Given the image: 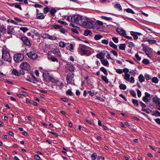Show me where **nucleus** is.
<instances>
[{"label": "nucleus", "mask_w": 160, "mask_h": 160, "mask_svg": "<svg viewBox=\"0 0 160 160\" xmlns=\"http://www.w3.org/2000/svg\"><path fill=\"white\" fill-rule=\"evenodd\" d=\"M116 31L121 36L124 37L126 36V32L123 29H120L119 28H117Z\"/></svg>", "instance_id": "obj_14"}, {"label": "nucleus", "mask_w": 160, "mask_h": 160, "mask_svg": "<svg viewBox=\"0 0 160 160\" xmlns=\"http://www.w3.org/2000/svg\"><path fill=\"white\" fill-rule=\"evenodd\" d=\"M100 70L104 74L107 75H108V72L107 70L103 67H101L100 68Z\"/></svg>", "instance_id": "obj_25"}, {"label": "nucleus", "mask_w": 160, "mask_h": 160, "mask_svg": "<svg viewBox=\"0 0 160 160\" xmlns=\"http://www.w3.org/2000/svg\"><path fill=\"white\" fill-rule=\"evenodd\" d=\"M142 62L144 64H148L149 63V61L148 59H145L143 60Z\"/></svg>", "instance_id": "obj_50"}, {"label": "nucleus", "mask_w": 160, "mask_h": 160, "mask_svg": "<svg viewBox=\"0 0 160 160\" xmlns=\"http://www.w3.org/2000/svg\"><path fill=\"white\" fill-rule=\"evenodd\" d=\"M114 7L119 11H122V9L121 5L119 4H116L114 5Z\"/></svg>", "instance_id": "obj_22"}, {"label": "nucleus", "mask_w": 160, "mask_h": 160, "mask_svg": "<svg viewBox=\"0 0 160 160\" xmlns=\"http://www.w3.org/2000/svg\"><path fill=\"white\" fill-rule=\"evenodd\" d=\"M66 94L70 96L72 95V92L70 89H68L66 92Z\"/></svg>", "instance_id": "obj_57"}, {"label": "nucleus", "mask_w": 160, "mask_h": 160, "mask_svg": "<svg viewBox=\"0 0 160 160\" xmlns=\"http://www.w3.org/2000/svg\"><path fill=\"white\" fill-rule=\"evenodd\" d=\"M2 58L5 61L10 62L11 61V57L10 52L8 50L3 49L2 50Z\"/></svg>", "instance_id": "obj_5"}, {"label": "nucleus", "mask_w": 160, "mask_h": 160, "mask_svg": "<svg viewBox=\"0 0 160 160\" xmlns=\"http://www.w3.org/2000/svg\"><path fill=\"white\" fill-rule=\"evenodd\" d=\"M97 157V154L96 152H94L91 156L92 160H95Z\"/></svg>", "instance_id": "obj_26"}, {"label": "nucleus", "mask_w": 160, "mask_h": 160, "mask_svg": "<svg viewBox=\"0 0 160 160\" xmlns=\"http://www.w3.org/2000/svg\"><path fill=\"white\" fill-rule=\"evenodd\" d=\"M111 52L112 54H113L114 56H118V54L116 51H114V50H112Z\"/></svg>", "instance_id": "obj_61"}, {"label": "nucleus", "mask_w": 160, "mask_h": 160, "mask_svg": "<svg viewBox=\"0 0 160 160\" xmlns=\"http://www.w3.org/2000/svg\"><path fill=\"white\" fill-rule=\"evenodd\" d=\"M78 52L81 55L86 54L89 55L91 54V52L87 50V47L82 44L79 45L78 49Z\"/></svg>", "instance_id": "obj_3"}, {"label": "nucleus", "mask_w": 160, "mask_h": 160, "mask_svg": "<svg viewBox=\"0 0 160 160\" xmlns=\"http://www.w3.org/2000/svg\"><path fill=\"white\" fill-rule=\"evenodd\" d=\"M132 102L135 106L137 107L138 105V102L137 100L133 99L132 100Z\"/></svg>", "instance_id": "obj_37"}, {"label": "nucleus", "mask_w": 160, "mask_h": 160, "mask_svg": "<svg viewBox=\"0 0 160 160\" xmlns=\"http://www.w3.org/2000/svg\"><path fill=\"white\" fill-rule=\"evenodd\" d=\"M96 57L97 58L100 59L101 61L104 58V56L102 52L97 54Z\"/></svg>", "instance_id": "obj_19"}, {"label": "nucleus", "mask_w": 160, "mask_h": 160, "mask_svg": "<svg viewBox=\"0 0 160 160\" xmlns=\"http://www.w3.org/2000/svg\"><path fill=\"white\" fill-rule=\"evenodd\" d=\"M116 72L119 74H122L123 73V71L121 69H116Z\"/></svg>", "instance_id": "obj_54"}, {"label": "nucleus", "mask_w": 160, "mask_h": 160, "mask_svg": "<svg viewBox=\"0 0 160 160\" xmlns=\"http://www.w3.org/2000/svg\"><path fill=\"white\" fill-rule=\"evenodd\" d=\"M152 101L156 105H157L160 103V98H158V96L156 95L152 98Z\"/></svg>", "instance_id": "obj_15"}, {"label": "nucleus", "mask_w": 160, "mask_h": 160, "mask_svg": "<svg viewBox=\"0 0 160 160\" xmlns=\"http://www.w3.org/2000/svg\"><path fill=\"white\" fill-rule=\"evenodd\" d=\"M92 34V32L89 29H86L84 31V35L85 36H88V35H91Z\"/></svg>", "instance_id": "obj_23"}, {"label": "nucleus", "mask_w": 160, "mask_h": 160, "mask_svg": "<svg viewBox=\"0 0 160 160\" xmlns=\"http://www.w3.org/2000/svg\"><path fill=\"white\" fill-rule=\"evenodd\" d=\"M125 11L128 13H131L132 14H134V12L130 8H127L125 9Z\"/></svg>", "instance_id": "obj_41"}, {"label": "nucleus", "mask_w": 160, "mask_h": 160, "mask_svg": "<svg viewBox=\"0 0 160 160\" xmlns=\"http://www.w3.org/2000/svg\"><path fill=\"white\" fill-rule=\"evenodd\" d=\"M66 43L63 42H60L59 43V46L62 48H64L66 46Z\"/></svg>", "instance_id": "obj_33"}, {"label": "nucleus", "mask_w": 160, "mask_h": 160, "mask_svg": "<svg viewBox=\"0 0 160 160\" xmlns=\"http://www.w3.org/2000/svg\"><path fill=\"white\" fill-rule=\"evenodd\" d=\"M119 88L121 89L124 90L126 88V86L125 84H122L119 85Z\"/></svg>", "instance_id": "obj_46"}, {"label": "nucleus", "mask_w": 160, "mask_h": 160, "mask_svg": "<svg viewBox=\"0 0 160 160\" xmlns=\"http://www.w3.org/2000/svg\"><path fill=\"white\" fill-rule=\"evenodd\" d=\"M102 37V36L101 35L97 34L95 36L94 38L96 40H99Z\"/></svg>", "instance_id": "obj_34"}, {"label": "nucleus", "mask_w": 160, "mask_h": 160, "mask_svg": "<svg viewBox=\"0 0 160 160\" xmlns=\"http://www.w3.org/2000/svg\"><path fill=\"white\" fill-rule=\"evenodd\" d=\"M102 42L103 44L107 45L108 43V41L107 40L104 39L102 41Z\"/></svg>", "instance_id": "obj_59"}, {"label": "nucleus", "mask_w": 160, "mask_h": 160, "mask_svg": "<svg viewBox=\"0 0 160 160\" xmlns=\"http://www.w3.org/2000/svg\"><path fill=\"white\" fill-rule=\"evenodd\" d=\"M68 49L70 51L72 52L74 49V45L72 44H71L68 46Z\"/></svg>", "instance_id": "obj_35"}, {"label": "nucleus", "mask_w": 160, "mask_h": 160, "mask_svg": "<svg viewBox=\"0 0 160 160\" xmlns=\"http://www.w3.org/2000/svg\"><path fill=\"white\" fill-rule=\"evenodd\" d=\"M130 34L132 36H133V38L134 39L137 40L138 39V37L137 34V32L132 31L130 32Z\"/></svg>", "instance_id": "obj_20"}, {"label": "nucleus", "mask_w": 160, "mask_h": 160, "mask_svg": "<svg viewBox=\"0 0 160 160\" xmlns=\"http://www.w3.org/2000/svg\"><path fill=\"white\" fill-rule=\"evenodd\" d=\"M60 32L64 34H66L67 33V30L65 28H61L60 29Z\"/></svg>", "instance_id": "obj_48"}, {"label": "nucleus", "mask_w": 160, "mask_h": 160, "mask_svg": "<svg viewBox=\"0 0 160 160\" xmlns=\"http://www.w3.org/2000/svg\"><path fill=\"white\" fill-rule=\"evenodd\" d=\"M101 77L102 80H103L106 83H108L109 82L108 79L106 76H101Z\"/></svg>", "instance_id": "obj_40"}, {"label": "nucleus", "mask_w": 160, "mask_h": 160, "mask_svg": "<svg viewBox=\"0 0 160 160\" xmlns=\"http://www.w3.org/2000/svg\"><path fill=\"white\" fill-rule=\"evenodd\" d=\"M53 28L58 29H61L62 28V26L60 25L55 24L52 26Z\"/></svg>", "instance_id": "obj_36"}, {"label": "nucleus", "mask_w": 160, "mask_h": 160, "mask_svg": "<svg viewBox=\"0 0 160 160\" xmlns=\"http://www.w3.org/2000/svg\"><path fill=\"white\" fill-rule=\"evenodd\" d=\"M135 45L133 42H130L129 43V45H128V47L130 48H132V47H133Z\"/></svg>", "instance_id": "obj_55"}, {"label": "nucleus", "mask_w": 160, "mask_h": 160, "mask_svg": "<svg viewBox=\"0 0 160 160\" xmlns=\"http://www.w3.org/2000/svg\"><path fill=\"white\" fill-rule=\"evenodd\" d=\"M135 57L138 60L140 61L141 60V57L139 56L138 54V53L136 54Z\"/></svg>", "instance_id": "obj_60"}, {"label": "nucleus", "mask_w": 160, "mask_h": 160, "mask_svg": "<svg viewBox=\"0 0 160 160\" xmlns=\"http://www.w3.org/2000/svg\"><path fill=\"white\" fill-rule=\"evenodd\" d=\"M156 41L154 40H150L149 43L150 44H152L156 43Z\"/></svg>", "instance_id": "obj_63"}, {"label": "nucleus", "mask_w": 160, "mask_h": 160, "mask_svg": "<svg viewBox=\"0 0 160 160\" xmlns=\"http://www.w3.org/2000/svg\"><path fill=\"white\" fill-rule=\"evenodd\" d=\"M20 67L22 69L28 71L30 69V65L27 62H22L20 66Z\"/></svg>", "instance_id": "obj_8"}, {"label": "nucleus", "mask_w": 160, "mask_h": 160, "mask_svg": "<svg viewBox=\"0 0 160 160\" xmlns=\"http://www.w3.org/2000/svg\"><path fill=\"white\" fill-rule=\"evenodd\" d=\"M143 50L146 54L151 52V49L149 47H144L143 48Z\"/></svg>", "instance_id": "obj_18"}, {"label": "nucleus", "mask_w": 160, "mask_h": 160, "mask_svg": "<svg viewBox=\"0 0 160 160\" xmlns=\"http://www.w3.org/2000/svg\"><path fill=\"white\" fill-rule=\"evenodd\" d=\"M112 39L114 42L115 43H118V38L113 37Z\"/></svg>", "instance_id": "obj_62"}, {"label": "nucleus", "mask_w": 160, "mask_h": 160, "mask_svg": "<svg viewBox=\"0 0 160 160\" xmlns=\"http://www.w3.org/2000/svg\"><path fill=\"white\" fill-rule=\"evenodd\" d=\"M57 21L58 23H60L62 25H68V23L66 22L60 20H58Z\"/></svg>", "instance_id": "obj_43"}, {"label": "nucleus", "mask_w": 160, "mask_h": 160, "mask_svg": "<svg viewBox=\"0 0 160 160\" xmlns=\"http://www.w3.org/2000/svg\"><path fill=\"white\" fill-rule=\"evenodd\" d=\"M102 63L104 66L109 67V63L108 61L106 58L102 59L101 61Z\"/></svg>", "instance_id": "obj_17"}, {"label": "nucleus", "mask_w": 160, "mask_h": 160, "mask_svg": "<svg viewBox=\"0 0 160 160\" xmlns=\"http://www.w3.org/2000/svg\"><path fill=\"white\" fill-rule=\"evenodd\" d=\"M142 100L144 102H148L149 101V99L148 98L146 97L145 96H144L143 97Z\"/></svg>", "instance_id": "obj_56"}, {"label": "nucleus", "mask_w": 160, "mask_h": 160, "mask_svg": "<svg viewBox=\"0 0 160 160\" xmlns=\"http://www.w3.org/2000/svg\"><path fill=\"white\" fill-rule=\"evenodd\" d=\"M24 58V56L23 54L21 53H17L15 54L14 56V59L17 62H18L22 61Z\"/></svg>", "instance_id": "obj_7"}, {"label": "nucleus", "mask_w": 160, "mask_h": 160, "mask_svg": "<svg viewBox=\"0 0 160 160\" xmlns=\"http://www.w3.org/2000/svg\"><path fill=\"white\" fill-rule=\"evenodd\" d=\"M50 14L53 16H54L56 12V10L55 8H52L50 10Z\"/></svg>", "instance_id": "obj_30"}, {"label": "nucleus", "mask_w": 160, "mask_h": 160, "mask_svg": "<svg viewBox=\"0 0 160 160\" xmlns=\"http://www.w3.org/2000/svg\"><path fill=\"white\" fill-rule=\"evenodd\" d=\"M14 27L12 26H8L6 30V33L11 35L14 34Z\"/></svg>", "instance_id": "obj_10"}, {"label": "nucleus", "mask_w": 160, "mask_h": 160, "mask_svg": "<svg viewBox=\"0 0 160 160\" xmlns=\"http://www.w3.org/2000/svg\"><path fill=\"white\" fill-rule=\"evenodd\" d=\"M95 28L97 31H100L102 30L103 29V27L102 26H101L97 25Z\"/></svg>", "instance_id": "obj_39"}, {"label": "nucleus", "mask_w": 160, "mask_h": 160, "mask_svg": "<svg viewBox=\"0 0 160 160\" xmlns=\"http://www.w3.org/2000/svg\"><path fill=\"white\" fill-rule=\"evenodd\" d=\"M49 34L48 33H45L44 34H43L42 37L44 38H48V36Z\"/></svg>", "instance_id": "obj_58"}, {"label": "nucleus", "mask_w": 160, "mask_h": 160, "mask_svg": "<svg viewBox=\"0 0 160 160\" xmlns=\"http://www.w3.org/2000/svg\"><path fill=\"white\" fill-rule=\"evenodd\" d=\"M50 59L53 62H58V60L55 57L53 56H51L50 58Z\"/></svg>", "instance_id": "obj_53"}, {"label": "nucleus", "mask_w": 160, "mask_h": 160, "mask_svg": "<svg viewBox=\"0 0 160 160\" xmlns=\"http://www.w3.org/2000/svg\"><path fill=\"white\" fill-rule=\"evenodd\" d=\"M50 11V8L48 7H45L44 8V13L47 14Z\"/></svg>", "instance_id": "obj_44"}, {"label": "nucleus", "mask_w": 160, "mask_h": 160, "mask_svg": "<svg viewBox=\"0 0 160 160\" xmlns=\"http://www.w3.org/2000/svg\"><path fill=\"white\" fill-rule=\"evenodd\" d=\"M84 17L79 14H76L67 17L65 16V18L67 21L81 25Z\"/></svg>", "instance_id": "obj_1"}, {"label": "nucleus", "mask_w": 160, "mask_h": 160, "mask_svg": "<svg viewBox=\"0 0 160 160\" xmlns=\"http://www.w3.org/2000/svg\"><path fill=\"white\" fill-rule=\"evenodd\" d=\"M48 38L51 40H56L57 39V38L54 35L51 36L49 34Z\"/></svg>", "instance_id": "obj_29"}, {"label": "nucleus", "mask_w": 160, "mask_h": 160, "mask_svg": "<svg viewBox=\"0 0 160 160\" xmlns=\"http://www.w3.org/2000/svg\"><path fill=\"white\" fill-rule=\"evenodd\" d=\"M82 20L83 21L81 25L84 27L88 28H94L95 22L85 17H84Z\"/></svg>", "instance_id": "obj_2"}, {"label": "nucleus", "mask_w": 160, "mask_h": 160, "mask_svg": "<svg viewBox=\"0 0 160 160\" xmlns=\"http://www.w3.org/2000/svg\"><path fill=\"white\" fill-rule=\"evenodd\" d=\"M6 28L4 27H0V31L3 33H6Z\"/></svg>", "instance_id": "obj_27"}, {"label": "nucleus", "mask_w": 160, "mask_h": 160, "mask_svg": "<svg viewBox=\"0 0 160 160\" xmlns=\"http://www.w3.org/2000/svg\"><path fill=\"white\" fill-rule=\"evenodd\" d=\"M109 45L111 47L114 48H117V46L114 44L112 42H110Z\"/></svg>", "instance_id": "obj_42"}, {"label": "nucleus", "mask_w": 160, "mask_h": 160, "mask_svg": "<svg viewBox=\"0 0 160 160\" xmlns=\"http://www.w3.org/2000/svg\"><path fill=\"white\" fill-rule=\"evenodd\" d=\"M126 47V45L125 44H122L120 45L119 48L121 50H124Z\"/></svg>", "instance_id": "obj_38"}, {"label": "nucleus", "mask_w": 160, "mask_h": 160, "mask_svg": "<svg viewBox=\"0 0 160 160\" xmlns=\"http://www.w3.org/2000/svg\"><path fill=\"white\" fill-rule=\"evenodd\" d=\"M123 72L125 73L124 76V78L126 81L130 82L131 83H134L135 82L134 78L133 77H131L130 78V75L128 72H129V70L126 68L123 69Z\"/></svg>", "instance_id": "obj_4"}, {"label": "nucleus", "mask_w": 160, "mask_h": 160, "mask_svg": "<svg viewBox=\"0 0 160 160\" xmlns=\"http://www.w3.org/2000/svg\"><path fill=\"white\" fill-rule=\"evenodd\" d=\"M74 74L73 73H68L66 77V80L68 83H71L73 80Z\"/></svg>", "instance_id": "obj_11"}, {"label": "nucleus", "mask_w": 160, "mask_h": 160, "mask_svg": "<svg viewBox=\"0 0 160 160\" xmlns=\"http://www.w3.org/2000/svg\"><path fill=\"white\" fill-rule=\"evenodd\" d=\"M130 93L132 95L133 97L136 96V93L134 91H131L130 92Z\"/></svg>", "instance_id": "obj_64"}, {"label": "nucleus", "mask_w": 160, "mask_h": 160, "mask_svg": "<svg viewBox=\"0 0 160 160\" xmlns=\"http://www.w3.org/2000/svg\"><path fill=\"white\" fill-rule=\"evenodd\" d=\"M27 55L29 58L32 60H35L38 57L37 54L32 51L27 53Z\"/></svg>", "instance_id": "obj_9"}, {"label": "nucleus", "mask_w": 160, "mask_h": 160, "mask_svg": "<svg viewBox=\"0 0 160 160\" xmlns=\"http://www.w3.org/2000/svg\"><path fill=\"white\" fill-rule=\"evenodd\" d=\"M44 78L47 81H51L52 82L55 81V79L48 72L43 73Z\"/></svg>", "instance_id": "obj_6"}, {"label": "nucleus", "mask_w": 160, "mask_h": 160, "mask_svg": "<svg viewBox=\"0 0 160 160\" xmlns=\"http://www.w3.org/2000/svg\"><path fill=\"white\" fill-rule=\"evenodd\" d=\"M152 82L157 83L158 82V80L157 78L156 77H153L152 79Z\"/></svg>", "instance_id": "obj_49"}, {"label": "nucleus", "mask_w": 160, "mask_h": 160, "mask_svg": "<svg viewBox=\"0 0 160 160\" xmlns=\"http://www.w3.org/2000/svg\"><path fill=\"white\" fill-rule=\"evenodd\" d=\"M53 53L57 56L60 57L61 56V52L58 48H56L53 50Z\"/></svg>", "instance_id": "obj_16"}, {"label": "nucleus", "mask_w": 160, "mask_h": 160, "mask_svg": "<svg viewBox=\"0 0 160 160\" xmlns=\"http://www.w3.org/2000/svg\"><path fill=\"white\" fill-rule=\"evenodd\" d=\"M42 13H38L37 15V18L38 19H43L45 17L43 16Z\"/></svg>", "instance_id": "obj_21"}, {"label": "nucleus", "mask_w": 160, "mask_h": 160, "mask_svg": "<svg viewBox=\"0 0 160 160\" xmlns=\"http://www.w3.org/2000/svg\"><path fill=\"white\" fill-rule=\"evenodd\" d=\"M97 25L101 26H103V23L102 22L98 20L97 21Z\"/></svg>", "instance_id": "obj_52"}, {"label": "nucleus", "mask_w": 160, "mask_h": 160, "mask_svg": "<svg viewBox=\"0 0 160 160\" xmlns=\"http://www.w3.org/2000/svg\"><path fill=\"white\" fill-rule=\"evenodd\" d=\"M15 7L16 8H18L20 10H22V8H21L20 5L17 3H15Z\"/></svg>", "instance_id": "obj_51"}, {"label": "nucleus", "mask_w": 160, "mask_h": 160, "mask_svg": "<svg viewBox=\"0 0 160 160\" xmlns=\"http://www.w3.org/2000/svg\"><path fill=\"white\" fill-rule=\"evenodd\" d=\"M102 18L103 19L107 21H110L112 20V18H111L108 17L104 16H102Z\"/></svg>", "instance_id": "obj_45"}, {"label": "nucleus", "mask_w": 160, "mask_h": 160, "mask_svg": "<svg viewBox=\"0 0 160 160\" xmlns=\"http://www.w3.org/2000/svg\"><path fill=\"white\" fill-rule=\"evenodd\" d=\"M139 81L140 82H142L144 81L145 78L142 74H140L138 77Z\"/></svg>", "instance_id": "obj_32"}, {"label": "nucleus", "mask_w": 160, "mask_h": 160, "mask_svg": "<svg viewBox=\"0 0 160 160\" xmlns=\"http://www.w3.org/2000/svg\"><path fill=\"white\" fill-rule=\"evenodd\" d=\"M56 84L57 86L59 87V88L61 89L63 87V82L60 81H58L55 79V81L53 82Z\"/></svg>", "instance_id": "obj_13"}, {"label": "nucleus", "mask_w": 160, "mask_h": 160, "mask_svg": "<svg viewBox=\"0 0 160 160\" xmlns=\"http://www.w3.org/2000/svg\"><path fill=\"white\" fill-rule=\"evenodd\" d=\"M152 115L156 117L160 116V112L157 110L154 111L152 112Z\"/></svg>", "instance_id": "obj_24"}, {"label": "nucleus", "mask_w": 160, "mask_h": 160, "mask_svg": "<svg viewBox=\"0 0 160 160\" xmlns=\"http://www.w3.org/2000/svg\"><path fill=\"white\" fill-rule=\"evenodd\" d=\"M21 39L23 41L25 44L27 46L30 45L31 43L27 37H23L21 38Z\"/></svg>", "instance_id": "obj_12"}, {"label": "nucleus", "mask_w": 160, "mask_h": 160, "mask_svg": "<svg viewBox=\"0 0 160 160\" xmlns=\"http://www.w3.org/2000/svg\"><path fill=\"white\" fill-rule=\"evenodd\" d=\"M20 30L22 31L23 32H25L28 30V29L26 27H21L20 28Z\"/></svg>", "instance_id": "obj_47"}, {"label": "nucleus", "mask_w": 160, "mask_h": 160, "mask_svg": "<svg viewBox=\"0 0 160 160\" xmlns=\"http://www.w3.org/2000/svg\"><path fill=\"white\" fill-rule=\"evenodd\" d=\"M12 73L16 75L17 76H19L20 75V73H19V72L17 70L15 69H13L12 71Z\"/></svg>", "instance_id": "obj_31"}, {"label": "nucleus", "mask_w": 160, "mask_h": 160, "mask_svg": "<svg viewBox=\"0 0 160 160\" xmlns=\"http://www.w3.org/2000/svg\"><path fill=\"white\" fill-rule=\"evenodd\" d=\"M69 70L71 72L74 71L75 70V68L72 65H70L68 67Z\"/></svg>", "instance_id": "obj_28"}]
</instances>
